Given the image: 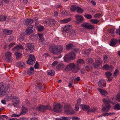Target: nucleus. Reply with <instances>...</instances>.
I'll return each mask as SVG.
<instances>
[{
    "instance_id": "de8ad7c7",
    "label": "nucleus",
    "mask_w": 120,
    "mask_h": 120,
    "mask_svg": "<svg viewBox=\"0 0 120 120\" xmlns=\"http://www.w3.org/2000/svg\"><path fill=\"white\" fill-rule=\"evenodd\" d=\"M72 120H80V119L77 116H73L71 117Z\"/></svg>"
},
{
    "instance_id": "aec40b11",
    "label": "nucleus",
    "mask_w": 120,
    "mask_h": 120,
    "mask_svg": "<svg viewBox=\"0 0 120 120\" xmlns=\"http://www.w3.org/2000/svg\"><path fill=\"white\" fill-rule=\"evenodd\" d=\"M33 22V20L31 19H27L25 21L24 23L26 26L32 24Z\"/></svg>"
},
{
    "instance_id": "5fc2aeb1",
    "label": "nucleus",
    "mask_w": 120,
    "mask_h": 120,
    "mask_svg": "<svg viewBox=\"0 0 120 120\" xmlns=\"http://www.w3.org/2000/svg\"><path fill=\"white\" fill-rule=\"evenodd\" d=\"M115 31V30L114 29L112 28L110 29L109 30V33L111 34H113Z\"/></svg>"
},
{
    "instance_id": "6ab92c4d",
    "label": "nucleus",
    "mask_w": 120,
    "mask_h": 120,
    "mask_svg": "<svg viewBox=\"0 0 120 120\" xmlns=\"http://www.w3.org/2000/svg\"><path fill=\"white\" fill-rule=\"evenodd\" d=\"M106 84L105 81L104 80H101L98 82V86L100 87H103Z\"/></svg>"
},
{
    "instance_id": "79ce46f5",
    "label": "nucleus",
    "mask_w": 120,
    "mask_h": 120,
    "mask_svg": "<svg viewBox=\"0 0 120 120\" xmlns=\"http://www.w3.org/2000/svg\"><path fill=\"white\" fill-rule=\"evenodd\" d=\"M77 12L79 13H82L83 11V10L82 9L78 7L77 8Z\"/></svg>"
},
{
    "instance_id": "7ed1b4c3",
    "label": "nucleus",
    "mask_w": 120,
    "mask_h": 120,
    "mask_svg": "<svg viewBox=\"0 0 120 120\" xmlns=\"http://www.w3.org/2000/svg\"><path fill=\"white\" fill-rule=\"evenodd\" d=\"M86 62L87 64H93V66L95 68H101L102 61L100 59L97 60L96 64L93 63L92 59L89 58L86 60Z\"/></svg>"
},
{
    "instance_id": "6e6552de",
    "label": "nucleus",
    "mask_w": 120,
    "mask_h": 120,
    "mask_svg": "<svg viewBox=\"0 0 120 120\" xmlns=\"http://www.w3.org/2000/svg\"><path fill=\"white\" fill-rule=\"evenodd\" d=\"M26 51L27 52H33L34 50V46L33 44L31 43H27L26 45Z\"/></svg>"
},
{
    "instance_id": "f03ea898",
    "label": "nucleus",
    "mask_w": 120,
    "mask_h": 120,
    "mask_svg": "<svg viewBox=\"0 0 120 120\" xmlns=\"http://www.w3.org/2000/svg\"><path fill=\"white\" fill-rule=\"evenodd\" d=\"M79 68L78 66H76L74 63H71L67 65L65 69L66 71L71 70L75 73L77 72L79 70Z\"/></svg>"
},
{
    "instance_id": "4468645a",
    "label": "nucleus",
    "mask_w": 120,
    "mask_h": 120,
    "mask_svg": "<svg viewBox=\"0 0 120 120\" xmlns=\"http://www.w3.org/2000/svg\"><path fill=\"white\" fill-rule=\"evenodd\" d=\"M53 110L55 112H60L62 108L61 105L60 104H57L53 107Z\"/></svg>"
},
{
    "instance_id": "58836bf2",
    "label": "nucleus",
    "mask_w": 120,
    "mask_h": 120,
    "mask_svg": "<svg viewBox=\"0 0 120 120\" xmlns=\"http://www.w3.org/2000/svg\"><path fill=\"white\" fill-rule=\"evenodd\" d=\"M15 54L16 56V59H19L22 55V54L18 52H16L15 53Z\"/></svg>"
},
{
    "instance_id": "e433bc0d",
    "label": "nucleus",
    "mask_w": 120,
    "mask_h": 120,
    "mask_svg": "<svg viewBox=\"0 0 120 120\" xmlns=\"http://www.w3.org/2000/svg\"><path fill=\"white\" fill-rule=\"evenodd\" d=\"M77 64H84L85 63L84 60L82 59L78 60H77Z\"/></svg>"
},
{
    "instance_id": "37998d69",
    "label": "nucleus",
    "mask_w": 120,
    "mask_h": 120,
    "mask_svg": "<svg viewBox=\"0 0 120 120\" xmlns=\"http://www.w3.org/2000/svg\"><path fill=\"white\" fill-rule=\"evenodd\" d=\"M38 30L39 31H41L43 30L44 29V27L42 26H40L37 27Z\"/></svg>"
},
{
    "instance_id": "0eeeda50",
    "label": "nucleus",
    "mask_w": 120,
    "mask_h": 120,
    "mask_svg": "<svg viewBox=\"0 0 120 120\" xmlns=\"http://www.w3.org/2000/svg\"><path fill=\"white\" fill-rule=\"evenodd\" d=\"M64 109L65 112L67 114H72L74 113L73 109L69 104H67L65 105Z\"/></svg>"
},
{
    "instance_id": "9d476101",
    "label": "nucleus",
    "mask_w": 120,
    "mask_h": 120,
    "mask_svg": "<svg viewBox=\"0 0 120 120\" xmlns=\"http://www.w3.org/2000/svg\"><path fill=\"white\" fill-rule=\"evenodd\" d=\"M38 110L42 112H43L45 110L47 109H50L51 107L48 105H46L45 106L43 105H40L38 106L36 108Z\"/></svg>"
},
{
    "instance_id": "69168bd1",
    "label": "nucleus",
    "mask_w": 120,
    "mask_h": 120,
    "mask_svg": "<svg viewBox=\"0 0 120 120\" xmlns=\"http://www.w3.org/2000/svg\"><path fill=\"white\" fill-rule=\"evenodd\" d=\"M28 74L29 75H32L33 73V72L30 71H28L27 72Z\"/></svg>"
},
{
    "instance_id": "a211bd4d",
    "label": "nucleus",
    "mask_w": 120,
    "mask_h": 120,
    "mask_svg": "<svg viewBox=\"0 0 120 120\" xmlns=\"http://www.w3.org/2000/svg\"><path fill=\"white\" fill-rule=\"evenodd\" d=\"M97 90L100 92L101 95L104 96H105L108 94V92L104 90L98 88V89Z\"/></svg>"
},
{
    "instance_id": "e2e57ef3",
    "label": "nucleus",
    "mask_w": 120,
    "mask_h": 120,
    "mask_svg": "<svg viewBox=\"0 0 120 120\" xmlns=\"http://www.w3.org/2000/svg\"><path fill=\"white\" fill-rule=\"evenodd\" d=\"M19 116V115H17L15 114H12L11 115V116L12 117H18Z\"/></svg>"
},
{
    "instance_id": "ddd939ff",
    "label": "nucleus",
    "mask_w": 120,
    "mask_h": 120,
    "mask_svg": "<svg viewBox=\"0 0 120 120\" xmlns=\"http://www.w3.org/2000/svg\"><path fill=\"white\" fill-rule=\"evenodd\" d=\"M81 26L82 27L87 29L92 30L94 28V27L93 25L89 24L87 22L83 23Z\"/></svg>"
},
{
    "instance_id": "774afa93",
    "label": "nucleus",
    "mask_w": 120,
    "mask_h": 120,
    "mask_svg": "<svg viewBox=\"0 0 120 120\" xmlns=\"http://www.w3.org/2000/svg\"><path fill=\"white\" fill-rule=\"evenodd\" d=\"M113 68V66H109L108 70H109V71H111L112 69Z\"/></svg>"
},
{
    "instance_id": "a878e982",
    "label": "nucleus",
    "mask_w": 120,
    "mask_h": 120,
    "mask_svg": "<svg viewBox=\"0 0 120 120\" xmlns=\"http://www.w3.org/2000/svg\"><path fill=\"white\" fill-rule=\"evenodd\" d=\"M82 109L84 111H86L88 110L89 107L88 105H81Z\"/></svg>"
},
{
    "instance_id": "3c124183",
    "label": "nucleus",
    "mask_w": 120,
    "mask_h": 120,
    "mask_svg": "<svg viewBox=\"0 0 120 120\" xmlns=\"http://www.w3.org/2000/svg\"><path fill=\"white\" fill-rule=\"evenodd\" d=\"M23 34L19 36V37L20 41H22L24 39V37Z\"/></svg>"
},
{
    "instance_id": "bb28decb",
    "label": "nucleus",
    "mask_w": 120,
    "mask_h": 120,
    "mask_svg": "<svg viewBox=\"0 0 120 120\" xmlns=\"http://www.w3.org/2000/svg\"><path fill=\"white\" fill-rule=\"evenodd\" d=\"M66 49L67 50H69L73 48V44L71 43H70L67 44L66 46Z\"/></svg>"
},
{
    "instance_id": "49530a36",
    "label": "nucleus",
    "mask_w": 120,
    "mask_h": 120,
    "mask_svg": "<svg viewBox=\"0 0 120 120\" xmlns=\"http://www.w3.org/2000/svg\"><path fill=\"white\" fill-rule=\"evenodd\" d=\"M115 114V113H103L102 114V116H108L109 115L111 116L112 115H113Z\"/></svg>"
},
{
    "instance_id": "9b49d317",
    "label": "nucleus",
    "mask_w": 120,
    "mask_h": 120,
    "mask_svg": "<svg viewBox=\"0 0 120 120\" xmlns=\"http://www.w3.org/2000/svg\"><path fill=\"white\" fill-rule=\"evenodd\" d=\"M75 16L76 18L75 21L76 24H79L82 23L83 21L84 18L82 15H77Z\"/></svg>"
},
{
    "instance_id": "c03bdc74",
    "label": "nucleus",
    "mask_w": 120,
    "mask_h": 120,
    "mask_svg": "<svg viewBox=\"0 0 120 120\" xmlns=\"http://www.w3.org/2000/svg\"><path fill=\"white\" fill-rule=\"evenodd\" d=\"M105 75L108 78H109L111 77L112 74L109 71H107L106 72Z\"/></svg>"
},
{
    "instance_id": "393cba45",
    "label": "nucleus",
    "mask_w": 120,
    "mask_h": 120,
    "mask_svg": "<svg viewBox=\"0 0 120 120\" xmlns=\"http://www.w3.org/2000/svg\"><path fill=\"white\" fill-rule=\"evenodd\" d=\"M71 20V18H68L66 19H64L60 21V22L62 23H68Z\"/></svg>"
},
{
    "instance_id": "b1692460",
    "label": "nucleus",
    "mask_w": 120,
    "mask_h": 120,
    "mask_svg": "<svg viewBox=\"0 0 120 120\" xmlns=\"http://www.w3.org/2000/svg\"><path fill=\"white\" fill-rule=\"evenodd\" d=\"M3 31L4 34L8 35L11 34L13 32V31L12 30L6 29H4Z\"/></svg>"
},
{
    "instance_id": "bf43d9fd",
    "label": "nucleus",
    "mask_w": 120,
    "mask_h": 120,
    "mask_svg": "<svg viewBox=\"0 0 120 120\" xmlns=\"http://www.w3.org/2000/svg\"><path fill=\"white\" fill-rule=\"evenodd\" d=\"M57 63L58 62L56 61H55L52 64V66L53 67V68L54 67H55Z\"/></svg>"
},
{
    "instance_id": "4d7b16f0",
    "label": "nucleus",
    "mask_w": 120,
    "mask_h": 120,
    "mask_svg": "<svg viewBox=\"0 0 120 120\" xmlns=\"http://www.w3.org/2000/svg\"><path fill=\"white\" fill-rule=\"evenodd\" d=\"M109 65L108 64H106L104 65L103 67V68L105 70H108Z\"/></svg>"
},
{
    "instance_id": "6e6d98bb",
    "label": "nucleus",
    "mask_w": 120,
    "mask_h": 120,
    "mask_svg": "<svg viewBox=\"0 0 120 120\" xmlns=\"http://www.w3.org/2000/svg\"><path fill=\"white\" fill-rule=\"evenodd\" d=\"M119 72L117 70H116L115 71L114 73L113 76L114 77H116L118 73Z\"/></svg>"
},
{
    "instance_id": "ea45409f",
    "label": "nucleus",
    "mask_w": 120,
    "mask_h": 120,
    "mask_svg": "<svg viewBox=\"0 0 120 120\" xmlns=\"http://www.w3.org/2000/svg\"><path fill=\"white\" fill-rule=\"evenodd\" d=\"M29 59L33 60V62L34 60L35 61V56L33 55H30L29 56Z\"/></svg>"
},
{
    "instance_id": "a19ab883",
    "label": "nucleus",
    "mask_w": 120,
    "mask_h": 120,
    "mask_svg": "<svg viewBox=\"0 0 120 120\" xmlns=\"http://www.w3.org/2000/svg\"><path fill=\"white\" fill-rule=\"evenodd\" d=\"M35 61L34 60V62H33L32 60L28 59V60L27 61V63L28 64L33 65Z\"/></svg>"
},
{
    "instance_id": "72a5a7b5",
    "label": "nucleus",
    "mask_w": 120,
    "mask_h": 120,
    "mask_svg": "<svg viewBox=\"0 0 120 120\" xmlns=\"http://www.w3.org/2000/svg\"><path fill=\"white\" fill-rule=\"evenodd\" d=\"M69 34V35L71 37H74L76 34L75 31L74 30H72Z\"/></svg>"
},
{
    "instance_id": "cd10ccee",
    "label": "nucleus",
    "mask_w": 120,
    "mask_h": 120,
    "mask_svg": "<svg viewBox=\"0 0 120 120\" xmlns=\"http://www.w3.org/2000/svg\"><path fill=\"white\" fill-rule=\"evenodd\" d=\"M78 7L76 6L75 5H72L70 8L71 11H74L76 10H77Z\"/></svg>"
},
{
    "instance_id": "20e7f679",
    "label": "nucleus",
    "mask_w": 120,
    "mask_h": 120,
    "mask_svg": "<svg viewBox=\"0 0 120 120\" xmlns=\"http://www.w3.org/2000/svg\"><path fill=\"white\" fill-rule=\"evenodd\" d=\"M9 91L10 88L8 86H6L3 82H0V96H4L7 91L8 92Z\"/></svg>"
},
{
    "instance_id": "338daca9",
    "label": "nucleus",
    "mask_w": 120,
    "mask_h": 120,
    "mask_svg": "<svg viewBox=\"0 0 120 120\" xmlns=\"http://www.w3.org/2000/svg\"><path fill=\"white\" fill-rule=\"evenodd\" d=\"M80 71L81 73L84 74L85 72L86 69L84 68L82 69Z\"/></svg>"
},
{
    "instance_id": "2eb2a0df",
    "label": "nucleus",
    "mask_w": 120,
    "mask_h": 120,
    "mask_svg": "<svg viewBox=\"0 0 120 120\" xmlns=\"http://www.w3.org/2000/svg\"><path fill=\"white\" fill-rule=\"evenodd\" d=\"M12 101L14 103L13 105L15 107H17V105L20 102L18 97L16 96H13L12 98Z\"/></svg>"
},
{
    "instance_id": "864d4df0",
    "label": "nucleus",
    "mask_w": 120,
    "mask_h": 120,
    "mask_svg": "<svg viewBox=\"0 0 120 120\" xmlns=\"http://www.w3.org/2000/svg\"><path fill=\"white\" fill-rule=\"evenodd\" d=\"M97 109L96 108H94L93 109H91L89 110H88V111H87V113H88V112H95L97 110Z\"/></svg>"
},
{
    "instance_id": "1a4fd4ad",
    "label": "nucleus",
    "mask_w": 120,
    "mask_h": 120,
    "mask_svg": "<svg viewBox=\"0 0 120 120\" xmlns=\"http://www.w3.org/2000/svg\"><path fill=\"white\" fill-rule=\"evenodd\" d=\"M34 26L32 25H30L28 26L27 27L25 32V34L26 35H28L32 33L34 29Z\"/></svg>"
},
{
    "instance_id": "f704fd0d",
    "label": "nucleus",
    "mask_w": 120,
    "mask_h": 120,
    "mask_svg": "<svg viewBox=\"0 0 120 120\" xmlns=\"http://www.w3.org/2000/svg\"><path fill=\"white\" fill-rule=\"evenodd\" d=\"M6 16L3 15H1L0 16V21H4L6 19Z\"/></svg>"
},
{
    "instance_id": "13d9d810",
    "label": "nucleus",
    "mask_w": 120,
    "mask_h": 120,
    "mask_svg": "<svg viewBox=\"0 0 120 120\" xmlns=\"http://www.w3.org/2000/svg\"><path fill=\"white\" fill-rule=\"evenodd\" d=\"M62 118L63 120H69L71 119V117L70 118L69 117H62Z\"/></svg>"
},
{
    "instance_id": "5701e85b",
    "label": "nucleus",
    "mask_w": 120,
    "mask_h": 120,
    "mask_svg": "<svg viewBox=\"0 0 120 120\" xmlns=\"http://www.w3.org/2000/svg\"><path fill=\"white\" fill-rule=\"evenodd\" d=\"M91 49H90L86 50L83 53L82 55L83 56H88L89 55L90 53V52Z\"/></svg>"
},
{
    "instance_id": "c9c22d12",
    "label": "nucleus",
    "mask_w": 120,
    "mask_h": 120,
    "mask_svg": "<svg viewBox=\"0 0 120 120\" xmlns=\"http://www.w3.org/2000/svg\"><path fill=\"white\" fill-rule=\"evenodd\" d=\"M90 21L92 23L96 24L99 22V21L97 19H93L90 20Z\"/></svg>"
},
{
    "instance_id": "f8f14e48",
    "label": "nucleus",
    "mask_w": 120,
    "mask_h": 120,
    "mask_svg": "<svg viewBox=\"0 0 120 120\" xmlns=\"http://www.w3.org/2000/svg\"><path fill=\"white\" fill-rule=\"evenodd\" d=\"M12 53L11 52H7L5 55V59L8 62H10L12 61L11 59Z\"/></svg>"
},
{
    "instance_id": "473e14b6",
    "label": "nucleus",
    "mask_w": 120,
    "mask_h": 120,
    "mask_svg": "<svg viewBox=\"0 0 120 120\" xmlns=\"http://www.w3.org/2000/svg\"><path fill=\"white\" fill-rule=\"evenodd\" d=\"M84 69H85L86 70L88 71L91 69L92 68L90 65H85L84 66Z\"/></svg>"
},
{
    "instance_id": "a18cd8bd",
    "label": "nucleus",
    "mask_w": 120,
    "mask_h": 120,
    "mask_svg": "<svg viewBox=\"0 0 120 120\" xmlns=\"http://www.w3.org/2000/svg\"><path fill=\"white\" fill-rule=\"evenodd\" d=\"M84 16L86 18L88 19H90L92 17V15H91L89 14H85Z\"/></svg>"
},
{
    "instance_id": "c756f323",
    "label": "nucleus",
    "mask_w": 120,
    "mask_h": 120,
    "mask_svg": "<svg viewBox=\"0 0 120 120\" xmlns=\"http://www.w3.org/2000/svg\"><path fill=\"white\" fill-rule=\"evenodd\" d=\"M17 64L19 67L22 68L25 67V65L24 63L22 62H17Z\"/></svg>"
},
{
    "instance_id": "0e129e2a",
    "label": "nucleus",
    "mask_w": 120,
    "mask_h": 120,
    "mask_svg": "<svg viewBox=\"0 0 120 120\" xmlns=\"http://www.w3.org/2000/svg\"><path fill=\"white\" fill-rule=\"evenodd\" d=\"M116 32L117 34L120 35V26L119 27V29L116 30Z\"/></svg>"
},
{
    "instance_id": "f3484780",
    "label": "nucleus",
    "mask_w": 120,
    "mask_h": 120,
    "mask_svg": "<svg viewBox=\"0 0 120 120\" xmlns=\"http://www.w3.org/2000/svg\"><path fill=\"white\" fill-rule=\"evenodd\" d=\"M71 28V25H66L63 27V32H64L68 33Z\"/></svg>"
},
{
    "instance_id": "423d86ee",
    "label": "nucleus",
    "mask_w": 120,
    "mask_h": 120,
    "mask_svg": "<svg viewBox=\"0 0 120 120\" xmlns=\"http://www.w3.org/2000/svg\"><path fill=\"white\" fill-rule=\"evenodd\" d=\"M103 101L106 106L102 108V112H105L108 111L111 108L109 103H112V102L109 99H108L107 100L105 98L103 99Z\"/></svg>"
},
{
    "instance_id": "4be33fe9",
    "label": "nucleus",
    "mask_w": 120,
    "mask_h": 120,
    "mask_svg": "<svg viewBox=\"0 0 120 120\" xmlns=\"http://www.w3.org/2000/svg\"><path fill=\"white\" fill-rule=\"evenodd\" d=\"M23 49V47L22 45H19L13 48L12 50L15 51H17L20 49Z\"/></svg>"
},
{
    "instance_id": "39448f33",
    "label": "nucleus",
    "mask_w": 120,
    "mask_h": 120,
    "mask_svg": "<svg viewBox=\"0 0 120 120\" xmlns=\"http://www.w3.org/2000/svg\"><path fill=\"white\" fill-rule=\"evenodd\" d=\"M63 49V46L61 45H56L52 47L50 51L53 54L58 55L60 53Z\"/></svg>"
},
{
    "instance_id": "dca6fc26",
    "label": "nucleus",
    "mask_w": 120,
    "mask_h": 120,
    "mask_svg": "<svg viewBox=\"0 0 120 120\" xmlns=\"http://www.w3.org/2000/svg\"><path fill=\"white\" fill-rule=\"evenodd\" d=\"M44 23H45L49 25L50 26H52V25L55 24L56 22L54 19H52L51 20L49 19H47L45 20Z\"/></svg>"
},
{
    "instance_id": "680f3d73",
    "label": "nucleus",
    "mask_w": 120,
    "mask_h": 120,
    "mask_svg": "<svg viewBox=\"0 0 120 120\" xmlns=\"http://www.w3.org/2000/svg\"><path fill=\"white\" fill-rule=\"evenodd\" d=\"M26 111L25 110H24V111L22 110V111L20 113V114L21 115H24V114H25L26 113Z\"/></svg>"
},
{
    "instance_id": "8fccbe9b",
    "label": "nucleus",
    "mask_w": 120,
    "mask_h": 120,
    "mask_svg": "<svg viewBox=\"0 0 120 120\" xmlns=\"http://www.w3.org/2000/svg\"><path fill=\"white\" fill-rule=\"evenodd\" d=\"M115 108L118 110H120V107L119 104H116L115 106Z\"/></svg>"
},
{
    "instance_id": "7c9ffc66",
    "label": "nucleus",
    "mask_w": 120,
    "mask_h": 120,
    "mask_svg": "<svg viewBox=\"0 0 120 120\" xmlns=\"http://www.w3.org/2000/svg\"><path fill=\"white\" fill-rule=\"evenodd\" d=\"M64 67V65L62 64L58 65L56 66L58 70L62 69Z\"/></svg>"
},
{
    "instance_id": "09e8293b",
    "label": "nucleus",
    "mask_w": 120,
    "mask_h": 120,
    "mask_svg": "<svg viewBox=\"0 0 120 120\" xmlns=\"http://www.w3.org/2000/svg\"><path fill=\"white\" fill-rule=\"evenodd\" d=\"M94 16L95 18H98L101 17V15L99 13H97L94 15Z\"/></svg>"
},
{
    "instance_id": "603ef678",
    "label": "nucleus",
    "mask_w": 120,
    "mask_h": 120,
    "mask_svg": "<svg viewBox=\"0 0 120 120\" xmlns=\"http://www.w3.org/2000/svg\"><path fill=\"white\" fill-rule=\"evenodd\" d=\"M35 69H37L39 68V64L37 62H36V64L34 66Z\"/></svg>"
},
{
    "instance_id": "412c9836",
    "label": "nucleus",
    "mask_w": 120,
    "mask_h": 120,
    "mask_svg": "<svg viewBox=\"0 0 120 120\" xmlns=\"http://www.w3.org/2000/svg\"><path fill=\"white\" fill-rule=\"evenodd\" d=\"M118 42V41L117 39H112L111 40L110 45L111 46H113L117 43Z\"/></svg>"
},
{
    "instance_id": "f257e3e1",
    "label": "nucleus",
    "mask_w": 120,
    "mask_h": 120,
    "mask_svg": "<svg viewBox=\"0 0 120 120\" xmlns=\"http://www.w3.org/2000/svg\"><path fill=\"white\" fill-rule=\"evenodd\" d=\"M79 50L78 48H74L72 53H69L64 57V61L68 62H70L71 60L74 59L75 56V54Z\"/></svg>"
},
{
    "instance_id": "4c0bfd02",
    "label": "nucleus",
    "mask_w": 120,
    "mask_h": 120,
    "mask_svg": "<svg viewBox=\"0 0 120 120\" xmlns=\"http://www.w3.org/2000/svg\"><path fill=\"white\" fill-rule=\"evenodd\" d=\"M38 35L40 38V41L41 42L44 41V38L43 37L42 35L40 34H38Z\"/></svg>"
},
{
    "instance_id": "052dcab7",
    "label": "nucleus",
    "mask_w": 120,
    "mask_h": 120,
    "mask_svg": "<svg viewBox=\"0 0 120 120\" xmlns=\"http://www.w3.org/2000/svg\"><path fill=\"white\" fill-rule=\"evenodd\" d=\"M15 42L12 43H11L8 45V46L9 47V49H10L13 46L15 45Z\"/></svg>"
},
{
    "instance_id": "2f4dec72",
    "label": "nucleus",
    "mask_w": 120,
    "mask_h": 120,
    "mask_svg": "<svg viewBox=\"0 0 120 120\" xmlns=\"http://www.w3.org/2000/svg\"><path fill=\"white\" fill-rule=\"evenodd\" d=\"M55 74V72L53 70H49L47 71V74L49 75L53 76Z\"/></svg>"
},
{
    "instance_id": "c85d7f7f",
    "label": "nucleus",
    "mask_w": 120,
    "mask_h": 120,
    "mask_svg": "<svg viewBox=\"0 0 120 120\" xmlns=\"http://www.w3.org/2000/svg\"><path fill=\"white\" fill-rule=\"evenodd\" d=\"M104 63H107L109 61V57L108 56L106 55L104 56Z\"/></svg>"
}]
</instances>
